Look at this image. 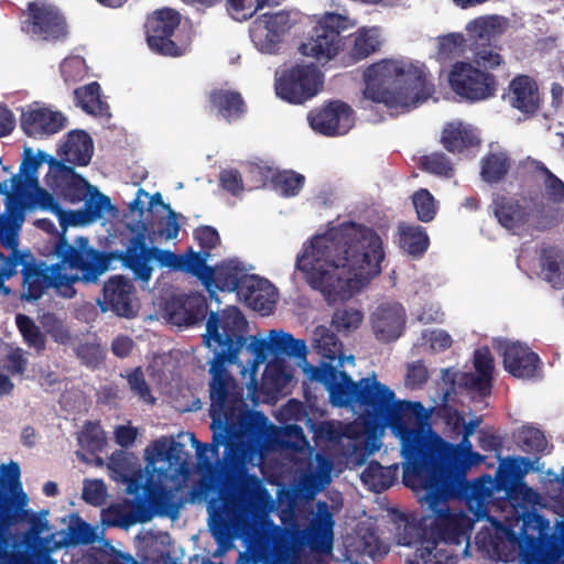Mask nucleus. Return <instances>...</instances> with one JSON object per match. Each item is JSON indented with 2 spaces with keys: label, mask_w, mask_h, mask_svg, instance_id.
<instances>
[{
  "label": "nucleus",
  "mask_w": 564,
  "mask_h": 564,
  "mask_svg": "<svg viewBox=\"0 0 564 564\" xmlns=\"http://www.w3.org/2000/svg\"><path fill=\"white\" fill-rule=\"evenodd\" d=\"M408 564H456V560L452 552L440 547L435 540L424 538L416 551L415 560L409 561Z\"/></svg>",
  "instance_id": "47"
},
{
  "label": "nucleus",
  "mask_w": 564,
  "mask_h": 564,
  "mask_svg": "<svg viewBox=\"0 0 564 564\" xmlns=\"http://www.w3.org/2000/svg\"><path fill=\"white\" fill-rule=\"evenodd\" d=\"M511 167V159L506 152H489L481 159L480 176L488 184L501 182Z\"/></svg>",
  "instance_id": "40"
},
{
  "label": "nucleus",
  "mask_w": 564,
  "mask_h": 564,
  "mask_svg": "<svg viewBox=\"0 0 564 564\" xmlns=\"http://www.w3.org/2000/svg\"><path fill=\"white\" fill-rule=\"evenodd\" d=\"M364 319L361 311L354 307H339L332 317V325L340 333H351L356 330Z\"/></svg>",
  "instance_id": "57"
},
{
  "label": "nucleus",
  "mask_w": 564,
  "mask_h": 564,
  "mask_svg": "<svg viewBox=\"0 0 564 564\" xmlns=\"http://www.w3.org/2000/svg\"><path fill=\"white\" fill-rule=\"evenodd\" d=\"M381 46L376 28H360L355 33L343 37L340 62L344 66L354 65L378 52Z\"/></svg>",
  "instance_id": "24"
},
{
  "label": "nucleus",
  "mask_w": 564,
  "mask_h": 564,
  "mask_svg": "<svg viewBox=\"0 0 564 564\" xmlns=\"http://www.w3.org/2000/svg\"><path fill=\"white\" fill-rule=\"evenodd\" d=\"M521 448L529 454H541L546 447L544 434L534 427H523L519 433Z\"/></svg>",
  "instance_id": "62"
},
{
  "label": "nucleus",
  "mask_w": 564,
  "mask_h": 564,
  "mask_svg": "<svg viewBox=\"0 0 564 564\" xmlns=\"http://www.w3.org/2000/svg\"><path fill=\"white\" fill-rule=\"evenodd\" d=\"M53 252L59 262L47 265L44 261L32 260L23 265L21 299L35 302L51 288L65 297H72L75 282H96L108 270L105 252L91 247L84 236L77 237L74 245L61 236Z\"/></svg>",
  "instance_id": "5"
},
{
  "label": "nucleus",
  "mask_w": 564,
  "mask_h": 564,
  "mask_svg": "<svg viewBox=\"0 0 564 564\" xmlns=\"http://www.w3.org/2000/svg\"><path fill=\"white\" fill-rule=\"evenodd\" d=\"M441 143L451 153H462L478 147L480 140L470 126L451 122L442 131Z\"/></svg>",
  "instance_id": "34"
},
{
  "label": "nucleus",
  "mask_w": 564,
  "mask_h": 564,
  "mask_svg": "<svg viewBox=\"0 0 564 564\" xmlns=\"http://www.w3.org/2000/svg\"><path fill=\"white\" fill-rule=\"evenodd\" d=\"M405 323V312L400 304H381L373 312L371 324L378 340L389 343L398 339Z\"/></svg>",
  "instance_id": "27"
},
{
  "label": "nucleus",
  "mask_w": 564,
  "mask_h": 564,
  "mask_svg": "<svg viewBox=\"0 0 564 564\" xmlns=\"http://www.w3.org/2000/svg\"><path fill=\"white\" fill-rule=\"evenodd\" d=\"M540 265L544 280L554 289L564 288V250L557 246L542 248Z\"/></svg>",
  "instance_id": "38"
},
{
  "label": "nucleus",
  "mask_w": 564,
  "mask_h": 564,
  "mask_svg": "<svg viewBox=\"0 0 564 564\" xmlns=\"http://www.w3.org/2000/svg\"><path fill=\"white\" fill-rule=\"evenodd\" d=\"M134 294V285L128 278L113 275L104 284L102 301L98 303L102 312L111 311L118 316L130 318L137 314Z\"/></svg>",
  "instance_id": "19"
},
{
  "label": "nucleus",
  "mask_w": 564,
  "mask_h": 564,
  "mask_svg": "<svg viewBox=\"0 0 564 564\" xmlns=\"http://www.w3.org/2000/svg\"><path fill=\"white\" fill-rule=\"evenodd\" d=\"M207 100L210 111L228 123L240 120L247 112L246 101L237 90L215 88L208 93Z\"/></svg>",
  "instance_id": "30"
},
{
  "label": "nucleus",
  "mask_w": 564,
  "mask_h": 564,
  "mask_svg": "<svg viewBox=\"0 0 564 564\" xmlns=\"http://www.w3.org/2000/svg\"><path fill=\"white\" fill-rule=\"evenodd\" d=\"M182 307L184 310V324L187 326L203 322L208 311L206 297L200 293L187 295L182 302Z\"/></svg>",
  "instance_id": "53"
},
{
  "label": "nucleus",
  "mask_w": 564,
  "mask_h": 564,
  "mask_svg": "<svg viewBox=\"0 0 564 564\" xmlns=\"http://www.w3.org/2000/svg\"><path fill=\"white\" fill-rule=\"evenodd\" d=\"M452 90L460 98L478 102L494 97L498 89L497 77L468 62H456L448 74Z\"/></svg>",
  "instance_id": "13"
},
{
  "label": "nucleus",
  "mask_w": 564,
  "mask_h": 564,
  "mask_svg": "<svg viewBox=\"0 0 564 564\" xmlns=\"http://www.w3.org/2000/svg\"><path fill=\"white\" fill-rule=\"evenodd\" d=\"M219 481L224 491L207 506L209 530L218 543L242 535L260 558L274 564H285L304 546L314 553L332 554L335 521L326 502H317V512L305 529L293 519L290 527L276 525L270 519L253 522L248 509L268 491L257 475L248 473L239 453L225 457Z\"/></svg>",
  "instance_id": "1"
},
{
  "label": "nucleus",
  "mask_w": 564,
  "mask_h": 564,
  "mask_svg": "<svg viewBox=\"0 0 564 564\" xmlns=\"http://www.w3.org/2000/svg\"><path fill=\"white\" fill-rule=\"evenodd\" d=\"M24 492L13 496L0 487V556L10 554L14 546L39 547L41 534L48 529L47 510L35 513L25 509Z\"/></svg>",
  "instance_id": "9"
},
{
  "label": "nucleus",
  "mask_w": 564,
  "mask_h": 564,
  "mask_svg": "<svg viewBox=\"0 0 564 564\" xmlns=\"http://www.w3.org/2000/svg\"><path fill=\"white\" fill-rule=\"evenodd\" d=\"M545 489L549 498L564 511V476L547 471Z\"/></svg>",
  "instance_id": "64"
},
{
  "label": "nucleus",
  "mask_w": 564,
  "mask_h": 564,
  "mask_svg": "<svg viewBox=\"0 0 564 564\" xmlns=\"http://www.w3.org/2000/svg\"><path fill=\"white\" fill-rule=\"evenodd\" d=\"M478 549L490 553L498 560L508 562L510 560L509 546L514 549L521 545V538L508 525L499 521L495 522V532L489 529L479 531L476 535Z\"/></svg>",
  "instance_id": "26"
},
{
  "label": "nucleus",
  "mask_w": 564,
  "mask_h": 564,
  "mask_svg": "<svg viewBox=\"0 0 564 564\" xmlns=\"http://www.w3.org/2000/svg\"><path fill=\"white\" fill-rule=\"evenodd\" d=\"M534 169L543 176L547 197L554 203H564V182L552 173L541 161H534Z\"/></svg>",
  "instance_id": "59"
},
{
  "label": "nucleus",
  "mask_w": 564,
  "mask_h": 564,
  "mask_svg": "<svg viewBox=\"0 0 564 564\" xmlns=\"http://www.w3.org/2000/svg\"><path fill=\"white\" fill-rule=\"evenodd\" d=\"M413 206L419 220L430 223L435 218L436 204L433 195L426 188H420L412 196Z\"/></svg>",
  "instance_id": "60"
},
{
  "label": "nucleus",
  "mask_w": 564,
  "mask_h": 564,
  "mask_svg": "<svg viewBox=\"0 0 564 564\" xmlns=\"http://www.w3.org/2000/svg\"><path fill=\"white\" fill-rule=\"evenodd\" d=\"M0 564H57V561L40 547L14 546L10 554L0 556Z\"/></svg>",
  "instance_id": "45"
},
{
  "label": "nucleus",
  "mask_w": 564,
  "mask_h": 564,
  "mask_svg": "<svg viewBox=\"0 0 564 564\" xmlns=\"http://www.w3.org/2000/svg\"><path fill=\"white\" fill-rule=\"evenodd\" d=\"M310 123L313 130L327 135L346 134L354 126V111L344 101H332L323 109L311 112Z\"/></svg>",
  "instance_id": "21"
},
{
  "label": "nucleus",
  "mask_w": 564,
  "mask_h": 564,
  "mask_svg": "<svg viewBox=\"0 0 564 564\" xmlns=\"http://www.w3.org/2000/svg\"><path fill=\"white\" fill-rule=\"evenodd\" d=\"M477 66L486 69H494L503 63L500 47L494 43L469 47Z\"/></svg>",
  "instance_id": "58"
},
{
  "label": "nucleus",
  "mask_w": 564,
  "mask_h": 564,
  "mask_svg": "<svg viewBox=\"0 0 564 564\" xmlns=\"http://www.w3.org/2000/svg\"><path fill=\"white\" fill-rule=\"evenodd\" d=\"M305 184V176L293 170L278 171L271 176V186L282 197H294Z\"/></svg>",
  "instance_id": "46"
},
{
  "label": "nucleus",
  "mask_w": 564,
  "mask_h": 564,
  "mask_svg": "<svg viewBox=\"0 0 564 564\" xmlns=\"http://www.w3.org/2000/svg\"><path fill=\"white\" fill-rule=\"evenodd\" d=\"M507 28V20L498 15L478 17L467 24L469 47L491 44Z\"/></svg>",
  "instance_id": "33"
},
{
  "label": "nucleus",
  "mask_w": 564,
  "mask_h": 564,
  "mask_svg": "<svg viewBox=\"0 0 564 564\" xmlns=\"http://www.w3.org/2000/svg\"><path fill=\"white\" fill-rule=\"evenodd\" d=\"M108 259V267L112 260H118L129 269L134 279L148 283L152 276L153 268L150 261L155 260L161 268H170L180 271L181 254L159 247H148L143 232H138L129 240L124 251L105 252Z\"/></svg>",
  "instance_id": "11"
},
{
  "label": "nucleus",
  "mask_w": 564,
  "mask_h": 564,
  "mask_svg": "<svg viewBox=\"0 0 564 564\" xmlns=\"http://www.w3.org/2000/svg\"><path fill=\"white\" fill-rule=\"evenodd\" d=\"M292 25L291 15L286 11L267 13L254 22L251 39L261 52L274 53Z\"/></svg>",
  "instance_id": "18"
},
{
  "label": "nucleus",
  "mask_w": 564,
  "mask_h": 564,
  "mask_svg": "<svg viewBox=\"0 0 564 564\" xmlns=\"http://www.w3.org/2000/svg\"><path fill=\"white\" fill-rule=\"evenodd\" d=\"M323 86V75L316 65L296 64L283 72L276 80V95L294 105H301L317 95Z\"/></svg>",
  "instance_id": "15"
},
{
  "label": "nucleus",
  "mask_w": 564,
  "mask_h": 564,
  "mask_svg": "<svg viewBox=\"0 0 564 564\" xmlns=\"http://www.w3.org/2000/svg\"><path fill=\"white\" fill-rule=\"evenodd\" d=\"M398 236L399 248L412 258L423 257L430 247V237L422 226L401 223Z\"/></svg>",
  "instance_id": "36"
},
{
  "label": "nucleus",
  "mask_w": 564,
  "mask_h": 564,
  "mask_svg": "<svg viewBox=\"0 0 564 564\" xmlns=\"http://www.w3.org/2000/svg\"><path fill=\"white\" fill-rule=\"evenodd\" d=\"M399 464L382 466L376 460H371L361 473V481L373 492L380 494L389 489L398 479Z\"/></svg>",
  "instance_id": "39"
},
{
  "label": "nucleus",
  "mask_w": 564,
  "mask_h": 564,
  "mask_svg": "<svg viewBox=\"0 0 564 564\" xmlns=\"http://www.w3.org/2000/svg\"><path fill=\"white\" fill-rule=\"evenodd\" d=\"M508 102L523 113H534L540 107L539 87L529 75H517L509 84Z\"/></svg>",
  "instance_id": "29"
},
{
  "label": "nucleus",
  "mask_w": 564,
  "mask_h": 564,
  "mask_svg": "<svg viewBox=\"0 0 564 564\" xmlns=\"http://www.w3.org/2000/svg\"><path fill=\"white\" fill-rule=\"evenodd\" d=\"M460 462H454L448 467L441 469L437 474L432 476L431 478H425L424 480H431L434 482V486L442 482H451L453 480H457L462 477H466V473L473 466H478L484 459L485 456L480 455L477 452L467 453L465 457H463Z\"/></svg>",
  "instance_id": "43"
},
{
  "label": "nucleus",
  "mask_w": 564,
  "mask_h": 564,
  "mask_svg": "<svg viewBox=\"0 0 564 564\" xmlns=\"http://www.w3.org/2000/svg\"><path fill=\"white\" fill-rule=\"evenodd\" d=\"M130 500L112 503L102 510V523L107 527L127 529L132 525Z\"/></svg>",
  "instance_id": "54"
},
{
  "label": "nucleus",
  "mask_w": 564,
  "mask_h": 564,
  "mask_svg": "<svg viewBox=\"0 0 564 564\" xmlns=\"http://www.w3.org/2000/svg\"><path fill=\"white\" fill-rule=\"evenodd\" d=\"M155 455L169 464V469L173 470V476L177 477L186 470V460L184 458V445L172 440H159L153 442Z\"/></svg>",
  "instance_id": "42"
},
{
  "label": "nucleus",
  "mask_w": 564,
  "mask_h": 564,
  "mask_svg": "<svg viewBox=\"0 0 564 564\" xmlns=\"http://www.w3.org/2000/svg\"><path fill=\"white\" fill-rule=\"evenodd\" d=\"M364 98L383 104L390 109L409 111L426 101L434 85L421 67L394 59H381L369 65L362 75Z\"/></svg>",
  "instance_id": "6"
},
{
  "label": "nucleus",
  "mask_w": 564,
  "mask_h": 564,
  "mask_svg": "<svg viewBox=\"0 0 564 564\" xmlns=\"http://www.w3.org/2000/svg\"><path fill=\"white\" fill-rule=\"evenodd\" d=\"M54 195L55 194L50 193L37 184L35 186H28L25 196H14V198L21 203L22 200H25L29 206L39 207L40 209L51 212L56 216L57 212H59L61 205Z\"/></svg>",
  "instance_id": "50"
},
{
  "label": "nucleus",
  "mask_w": 564,
  "mask_h": 564,
  "mask_svg": "<svg viewBox=\"0 0 564 564\" xmlns=\"http://www.w3.org/2000/svg\"><path fill=\"white\" fill-rule=\"evenodd\" d=\"M66 118L48 108H29L20 118V126L31 138H44L57 133L65 127Z\"/></svg>",
  "instance_id": "25"
},
{
  "label": "nucleus",
  "mask_w": 564,
  "mask_h": 564,
  "mask_svg": "<svg viewBox=\"0 0 564 564\" xmlns=\"http://www.w3.org/2000/svg\"><path fill=\"white\" fill-rule=\"evenodd\" d=\"M45 183L58 198L70 204L83 202L93 187L73 166L64 162L53 169V175H46Z\"/></svg>",
  "instance_id": "20"
},
{
  "label": "nucleus",
  "mask_w": 564,
  "mask_h": 564,
  "mask_svg": "<svg viewBox=\"0 0 564 564\" xmlns=\"http://www.w3.org/2000/svg\"><path fill=\"white\" fill-rule=\"evenodd\" d=\"M419 169L437 176L452 177L454 167L451 160L443 152H432L419 159Z\"/></svg>",
  "instance_id": "52"
},
{
  "label": "nucleus",
  "mask_w": 564,
  "mask_h": 564,
  "mask_svg": "<svg viewBox=\"0 0 564 564\" xmlns=\"http://www.w3.org/2000/svg\"><path fill=\"white\" fill-rule=\"evenodd\" d=\"M63 533L64 543L73 546L87 545L96 539L95 529L77 513L70 514L69 523Z\"/></svg>",
  "instance_id": "48"
},
{
  "label": "nucleus",
  "mask_w": 564,
  "mask_h": 564,
  "mask_svg": "<svg viewBox=\"0 0 564 564\" xmlns=\"http://www.w3.org/2000/svg\"><path fill=\"white\" fill-rule=\"evenodd\" d=\"M248 323L236 306L220 312H210L206 322L205 345L214 350L209 368V415L213 432L212 444L198 442L192 434L199 460L210 452L218 455L219 446H225V457L239 453L243 446L258 440L264 432L268 417L260 411H250L242 401V392L236 379L227 369L235 364L246 345Z\"/></svg>",
  "instance_id": "2"
},
{
  "label": "nucleus",
  "mask_w": 564,
  "mask_h": 564,
  "mask_svg": "<svg viewBox=\"0 0 564 564\" xmlns=\"http://www.w3.org/2000/svg\"><path fill=\"white\" fill-rule=\"evenodd\" d=\"M15 323L29 346L34 347L37 351L44 350L46 344L45 335L30 316L18 314Z\"/></svg>",
  "instance_id": "56"
},
{
  "label": "nucleus",
  "mask_w": 564,
  "mask_h": 564,
  "mask_svg": "<svg viewBox=\"0 0 564 564\" xmlns=\"http://www.w3.org/2000/svg\"><path fill=\"white\" fill-rule=\"evenodd\" d=\"M93 153V140L86 131L74 130L67 134L63 145V158L65 161L79 166H86L89 164Z\"/></svg>",
  "instance_id": "35"
},
{
  "label": "nucleus",
  "mask_w": 564,
  "mask_h": 564,
  "mask_svg": "<svg viewBox=\"0 0 564 564\" xmlns=\"http://www.w3.org/2000/svg\"><path fill=\"white\" fill-rule=\"evenodd\" d=\"M489 208L499 225L509 231L522 228L530 219L528 207L514 197L497 195Z\"/></svg>",
  "instance_id": "28"
},
{
  "label": "nucleus",
  "mask_w": 564,
  "mask_h": 564,
  "mask_svg": "<svg viewBox=\"0 0 564 564\" xmlns=\"http://www.w3.org/2000/svg\"><path fill=\"white\" fill-rule=\"evenodd\" d=\"M505 370L518 379L541 377L543 364L536 352L520 341H508L501 347Z\"/></svg>",
  "instance_id": "17"
},
{
  "label": "nucleus",
  "mask_w": 564,
  "mask_h": 564,
  "mask_svg": "<svg viewBox=\"0 0 564 564\" xmlns=\"http://www.w3.org/2000/svg\"><path fill=\"white\" fill-rule=\"evenodd\" d=\"M470 452L473 445L469 437L463 435L459 444H451L430 426L420 424L414 427L403 455V479L412 482L414 479L431 478L452 463L460 462Z\"/></svg>",
  "instance_id": "8"
},
{
  "label": "nucleus",
  "mask_w": 564,
  "mask_h": 564,
  "mask_svg": "<svg viewBox=\"0 0 564 564\" xmlns=\"http://www.w3.org/2000/svg\"><path fill=\"white\" fill-rule=\"evenodd\" d=\"M384 259L380 236L354 221L329 228L312 238L296 259L312 289L328 303L346 301L381 272Z\"/></svg>",
  "instance_id": "4"
},
{
  "label": "nucleus",
  "mask_w": 564,
  "mask_h": 564,
  "mask_svg": "<svg viewBox=\"0 0 564 564\" xmlns=\"http://www.w3.org/2000/svg\"><path fill=\"white\" fill-rule=\"evenodd\" d=\"M467 40L460 33H451L440 39L438 55L444 59H452L465 53Z\"/></svg>",
  "instance_id": "61"
},
{
  "label": "nucleus",
  "mask_w": 564,
  "mask_h": 564,
  "mask_svg": "<svg viewBox=\"0 0 564 564\" xmlns=\"http://www.w3.org/2000/svg\"><path fill=\"white\" fill-rule=\"evenodd\" d=\"M313 347L321 356V362L319 366L305 365L306 377L324 386L334 406L357 408L367 434L375 435L390 427L401 441L403 456L414 432V427L409 426L412 420L409 410L412 405L422 408L421 403L395 400L393 390L378 381L375 373L355 382L346 371L338 370L346 359L343 343L326 326L314 329Z\"/></svg>",
  "instance_id": "3"
},
{
  "label": "nucleus",
  "mask_w": 564,
  "mask_h": 564,
  "mask_svg": "<svg viewBox=\"0 0 564 564\" xmlns=\"http://www.w3.org/2000/svg\"><path fill=\"white\" fill-rule=\"evenodd\" d=\"M402 481L404 486L413 490L422 489L425 491L421 501L431 511L430 518L432 519L429 524V531L425 532V535L429 536H425V539L435 540V543L438 544L459 545L463 542H467V545H469L474 521L464 511H452L448 507L449 500L442 501L440 499V501L437 500L434 503V496L432 495L434 482L424 479H419L417 482L414 479L410 482L403 478Z\"/></svg>",
  "instance_id": "10"
},
{
  "label": "nucleus",
  "mask_w": 564,
  "mask_h": 564,
  "mask_svg": "<svg viewBox=\"0 0 564 564\" xmlns=\"http://www.w3.org/2000/svg\"><path fill=\"white\" fill-rule=\"evenodd\" d=\"M23 15L21 30L32 40L55 43L67 39L66 20L54 7L32 1L28 3Z\"/></svg>",
  "instance_id": "12"
},
{
  "label": "nucleus",
  "mask_w": 564,
  "mask_h": 564,
  "mask_svg": "<svg viewBox=\"0 0 564 564\" xmlns=\"http://www.w3.org/2000/svg\"><path fill=\"white\" fill-rule=\"evenodd\" d=\"M524 564H564V522L560 532L538 541L528 536V544L521 550Z\"/></svg>",
  "instance_id": "22"
},
{
  "label": "nucleus",
  "mask_w": 564,
  "mask_h": 564,
  "mask_svg": "<svg viewBox=\"0 0 564 564\" xmlns=\"http://www.w3.org/2000/svg\"><path fill=\"white\" fill-rule=\"evenodd\" d=\"M105 443L106 441L100 425L87 421L78 435L79 446L90 454H97L102 451Z\"/></svg>",
  "instance_id": "55"
},
{
  "label": "nucleus",
  "mask_w": 564,
  "mask_h": 564,
  "mask_svg": "<svg viewBox=\"0 0 564 564\" xmlns=\"http://www.w3.org/2000/svg\"><path fill=\"white\" fill-rule=\"evenodd\" d=\"M44 162L50 165L47 175H53V169H55L58 163H62V161H57L44 151L40 150L34 154L31 148L24 149L20 172L19 174L10 177L11 188L14 196L23 197L26 195L28 186L37 185V170Z\"/></svg>",
  "instance_id": "23"
},
{
  "label": "nucleus",
  "mask_w": 564,
  "mask_h": 564,
  "mask_svg": "<svg viewBox=\"0 0 564 564\" xmlns=\"http://www.w3.org/2000/svg\"><path fill=\"white\" fill-rule=\"evenodd\" d=\"M152 503L158 514L176 519L182 507V501L176 499L175 489L160 486L158 492L152 496Z\"/></svg>",
  "instance_id": "51"
},
{
  "label": "nucleus",
  "mask_w": 564,
  "mask_h": 564,
  "mask_svg": "<svg viewBox=\"0 0 564 564\" xmlns=\"http://www.w3.org/2000/svg\"><path fill=\"white\" fill-rule=\"evenodd\" d=\"M75 99L80 108L88 115L105 116L108 113L109 106L100 98V85L91 82L85 86L78 87L74 91Z\"/></svg>",
  "instance_id": "41"
},
{
  "label": "nucleus",
  "mask_w": 564,
  "mask_h": 564,
  "mask_svg": "<svg viewBox=\"0 0 564 564\" xmlns=\"http://www.w3.org/2000/svg\"><path fill=\"white\" fill-rule=\"evenodd\" d=\"M283 357L275 356L267 365L262 375V387L270 392H279L291 381Z\"/></svg>",
  "instance_id": "44"
},
{
  "label": "nucleus",
  "mask_w": 564,
  "mask_h": 564,
  "mask_svg": "<svg viewBox=\"0 0 564 564\" xmlns=\"http://www.w3.org/2000/svg\"><path fill=\"white\" fill-rule=\"evenodd\" d=\"M533 468V462L528 457H506L500 460L495 477L482 475L474 481L466 477L457 480L442 482L434 486L432 495L434 502L440 499L460 500L470 503L476 501L484 505L494 492H503L505 498L517 503L535 502L538 494L524 481V477Z\"/></svg>",
  "instance_id": "7"
},
{
  "label": "nucleus",
  "mask_w": 564,
  "mask_h": 564,
  "mask_svg": "<svg viewBox=\"0 0 564 564\" xmlns=\"http://www.w3.org/2000/svg\"><path fill=\"white\" fill-rule=\"evenodd\" d=\"M127 380L130 390L134 395L139 397V399L148 404H154L155 398L151 394V389L145 380L141 367H137L131 370L127 376Z\"/></svg>",
  "instance_id": "63"
},
{
  "label": "nucleus",
  "mask_w": 564,
  "mask_h": 564,
  "mask_svg": "<svg viewBox=\"0 0 564 564\" xmlns=\"http://www.w3.org/2000/svg\"><path fill=\"white\" fill-rule=\"evenodd\" d=\"M83 202L84 206L82 209L90 224L101 218L105 213L115 209L110 198L95 186L89 189V194H87Z\"/></svg>",
  "instance_id": "49"
},
{
  "label": "nucleus",
  "mask_w": 564,
  "mask_h": 564,
  "mask_svg": "<svg viewBox=\"0 0 564 564\" xmlns=\"http://www.w3.org/2000/svg\"><path fill=\"white\" fill-rule=\"evenodd\" d=\"M181 23L177 11L164 8L158 10L145 23L147 42L150 50L159 55L178 57L186 53L187 45H178L171 37Z\"/></svg>",
  "instance_id": "16"
},
{
  "label": "nucleus",
  "mask_w": 564,
  "mask_h": 564,
  "mask_svg": "<svg viewBox=\"0 0 564 564\" xmlns=\"http://www.w3.org/2000/svg\"><path fill=\"white\" fill-rule=\"evenodd\" d=\"M215 269V282L213 286L220 291L241 293L243 290V282L251 275L245 272L241 262L236 260H225L213 267Z\"/></svg>",
  "instance_id": "37"
},
{
  "label": "nucleus",
  "mask_w": 564,
  "mask_h": 564,
  "mask_svg": "<svg viewBox=\"0 0 564 564\" xmlns=\"http://www.w3.org/2000/svg\"><path fill=\"white\" fill-rule=\"evenodd\" d=\"M348 18L338 13H327L313 29L307 42L302 43L300 52L317 61H330L341 53L343 36L340 33L348 28Z\"/></svg>",
  "instance_id": "14"
},
{
  "label": "nucleus",
  "mask_w": 564,
  "mask_h": 564,
  "mask_svg": "<svg viewBox=\"0 0 564 564\" xmlns=\"http://www.w3.org/2000/svg\"><path fill=\"white\" fill-rule=\"evenodd\" d=\"M241 294L246 302L262 315L270 314L276 302V292L273 284L257 275H251V278L245 280Z\"/></svg>",
  "instance_id": "31"
},
{
  "label": "nucleus",
  "mask_w": 564,
  "mask_h": 564,
  "mask_svg": "<svg viewBox=\"0 0 564 564\" xmlns=\"http://www.w3.org/2000/svg\"><path fill=\"white\" fill-rule=\"evenodd\" d=\"M210 253L208 251H195L192 247L181 254L180 271L197 278L209 293L210 299H217L212 290L215 282V269L207 264Z\"/></svg>",
  "instance_id": "32"
}]
</instances>
